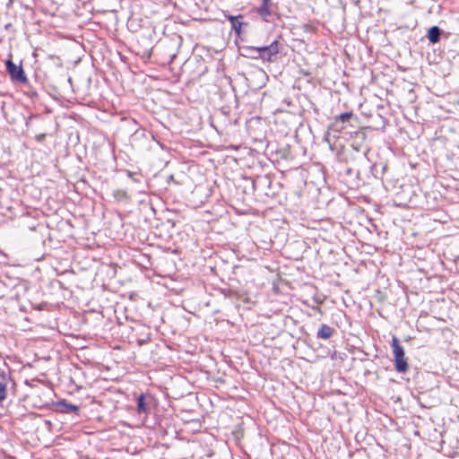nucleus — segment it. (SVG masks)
<instances>
[{
    "label": "nucleus",
    "mask_w": 459,
    "mask_h": 459,
    "mask_svg": "<svg viewBox=\"0 0 459 459\" xmlns=\"http://www.w3.org/2000/svg\"><path fill=\"white\" fill-rule=\"evenodd\" d=\"M391 347L394 357V367L399 373H405L408 370V363L405 359L403 347L399 343L398 339L393 336Z\"/></svg>",
    "instance_id": "1"
},
{
    "label": "nucleus",
    "mask_w": 459,
    "mask_h": 459,
    "mask_svg": "<svg viewBox=\"0 0 459 459\" xmlns=\"http://www.w3.org/2000/svg\"><path fill=\"white\" fill-rule=\"evenodd\" d=\"M259 51L261 52L260 59L264 62H275L280 52V42L279 40L274 39L268 46L261 47V50Z\"/></svg>",
    "instance_id": "2"
},
{
    "label": "nucleus",
    "mask_w": 459,
    "mask_h": 459,
    "mask_svg": "<svg viewBox=\"0 0 459 459\" xmlns=\"http://www.w3.org/2000/svg\"><path fill=\"white\" fill-rule=\"evenodd\" d=\"M6 68L13 79H15L19 82H25L26 76L24 74V72L22 68V66L16 65L14 63H13L11 60H8L6 62Z\"/></svg>",
    "instance_id": "3"
},
{
    "label": "nucleus",
    "mask_w": 459,
    "mask_h": 459,
    "mask_svg": "<svg viewBox=\"0 0 459 459\" xmlns=\"http://www.w3.org/2000/svg\"><path fill=\"white\" fill-rule=\"evenodd\" d=\"M272 3H262L258 7H256L255 12L260 15L262 20L264 22H273V13L272 10Z\"/></svg>",
    "instance_id": "4"
},
{
    "label": "nucleus",
    "mask_w": 459,
    "mask_h": 459,
    "mask_svg": "<svg viewBox=\"0 0 459 459\" xmlns=\"http://www.w3.org/2000/svg\"><path fill=\"white\" fill-rule=\"evenodd\" d=\"M59 408L58 411L63 413L75 412L78 413L80 407L72 403H67L65 400L59 401L56 403Z\"/></svg>",
    "instance_id": "5"
},
{
    "label": "nucleus",
    "mask_w": 459,
    "mask_h": 459,
    "mask_svg": "<svg viewBox=\"0 0 459 459\" xmlns=\"http://www.w3.org/2000/svg\"><path fill=\"white\" fill-rule=\"evenodd\" d=\"M334 329L328 325L323 324L316 333L318 339L327 340L333 336Z\"/></svg>",
    "instance_id": "6"
},
{
    "label": "nucleus",
    "mask_w": 459,
    "mask_h": 459,
    "mask_svg": "<svg viewBox=\"0 0 459 459\" xmlns=\"http://www.w3.org/2000/svg\"><path fill=\"white\" fill-rule=\"evenodd\" d=\"M8 382L9 377L4 373L0 374V401L6 398V386Z\"/></svg>",
    "instance_id": "7"
},
{
    "label": "nucleus",
    "mask_w": 459,
    "mask_h": 459,
    "mask_svg": "<svg viewBox=\"0 0 459 459\" xmlns=\"http://www.w3.org/2000/svg\"><path fill=\"white\" fill-rule=\"evenodd\" d=\"M440 36L441 30L437 26L431 27L428 31V39L433 44L439 41Z\"/></svg>",
    "instance_id": "8"
},
{
    "label": "nucleus",
    "mask_w": 459,
    "mask_h": 459,
    "mask_svg": "<svg viewBox=\"0 0 459 459\" xmlns=\"http://www.w3.org/2000/svg\"><path fill=\"white\" fill-rule=\"evenodd\" d=\"M246 56L254 58V59H260L261 52V47H253V46H247L245 48Z\"/></svg>",
    "instance_id": "9"
},
{
    "label": "nucleus",
    "mask_w": 459,
    "mask_h": 459,
    "mask_svg": "<svg viewBox=\"0 0 459 459\" xmlns=\"http://www.w3.org/2000/svg\"><path fill=\"white\" fill-rule=\"evenodd\" d=\"M137 411L138 413H147L149 411V407L145 403V396L144 394H141L137 398Z\"/></svg>",
    "instance_id": "10"
},
{
    "label": "nucleus",
    "mask_w": 459,
    "mask_h": 459,
    "mask_svg": "<svg viewBox=\"0 0 459 459\" xmlns=\"http://www.w3.org/2000/svg\"><path fill=\"white\" fill-rule=\"evenodd\" d=\"M238 18H242L241 15H238V16H230L229 17V20L230 21V23H231V28L238 33L239 34L240 33V30H241V27L243 25L242 22H240L238 21Z\"/></svg>",
    "instance_id": "11"
},
{
    "label": "nucleus",
    "mask_w": 459,
    "mask_h": 459,
    "mask_svg": "<svg viewBox=\"0 0 459 459\" xmlns=\"http://www.w3.org/2000/svg\"><path fill=\"white\" fill-rule=\"evenodd\" d=\"M351 116H352L351 112H345V113L341 114L337 117V120H341L342 122H346Z\"/></svg>",
    "instance_id": "12"
},
{
    "label": "nucleus",
    "mask_w": 459,
    "mask_h": 459,
    "mask_svg": "<svg viewBox=\"0 0 459 459\" xmlns=\"http://www.w3.org/2000/svg\"><path fill=\"white\" fill-rule=\"evenodd\" d=\"M114 196L117 199H121L126 196V192L123 190H117L114 193Z\"/></svg>",
    "instance_id": "13"
},
{
    "label": "nucleus",
    "mask_w": 459,
    "mask_h": 459,
    "mask_svg": "<svg viewBox=\"0 0 459 459\" xmlns=\"http://www.w3.org/2000/svg\"><path fill=\"white\" fill-rule=\"evenodd\" d=\"M45 138H46V134H39L36 135V137H35L36 141L39 143L43 142L45 140Z\"/></svg>",
    "instance_id": "14"
},
{
    "label": "nucleus",
    "mask_w": 459,
    "mask_h": 459,
    "mask_svg": "<svg viewBox=\"0 0 459 459\" xmlns=\"http://www.w3.org/2000/svg\"><path fill=\"white\" fill-rule=\"evenodd\" d=\"M262 3H269V4H271L272 0H262Z\"/></svg>",
    "instance_id": "15"
}]
</instances>
